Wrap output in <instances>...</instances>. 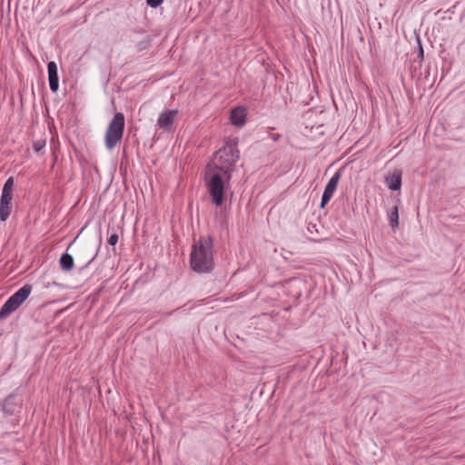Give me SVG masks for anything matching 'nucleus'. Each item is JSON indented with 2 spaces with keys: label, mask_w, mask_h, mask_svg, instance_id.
<instances>
[{
  "label": "nucleus",
  "mask_w": 465,
  "mask_h": 465,
  "mask_svg": "<svg viewBox=\"0 0 465 465\" xmlns=\"http://www.w3.org/2000/svg\"><path fill=\"white\" fill-rule=\"evenodd\" d=\"M237 145V140H229L223 147L215 153L209 178L206 177V186L209 194L216 206H222L224 203L225 189L232 179L235 163L240 158Z\"/></svg>",
  "instance_id": "obj_1"
},
{
  "label": "nucleus",
  "mask_w": 465,
  "mask_h": 465,
  "mask_svg": "<svg viewBox=\"0 0 465 465\" xmlns=\"http://www.w3.org/2000/svg\"><path fill=\"white\" fill-rule=\"evenodd\" d=\"M213 241L211 236H201L192 246L190 265L193 272L210 273L215 267Z\"/></svg>",
  "instance_id": "obj_2"
},
{
  "label": "nucleus",
  "mask_w": 465,
  "mask_h": 465,
  "mask_svg": "<svg viewBox=\"0 0 465 465\" xmlns=\"http://www.w3.org/2000/svg\"><path fill=\"white\" fill-rule=\"evenodd\" d=\"M124 131V115L116 113L109 123L104 135L105 146L108 150L114 149L122 140Z\"/></svg>",
  "instance_id": "obj_3"
},
{
  "label": "nucleus",
  "mask_w": 465,
  "mask_h": 465,
  "mask_svg": "<svg viewBox=\"0 0 465 465\" xmlns=\"http://www.w3.org/2000/svg\"><path fill=\"white\" fill-rule=\"evenodd\" d=\"M32 292V286L25 284L11 295L0 309V320L8 317L12 312L18 309L22 303L28 298Z\"/></svg>",
  "instance_id": "obj_4"
},
{
  "label": "nucleus",
  "mask_w": 465,
  "mask_h": 465,
  "mask_svg": "<svg viewBox=\"0 0 465 465\" xmlns=\"http://www.w3.org/2000/svg\"><path fill=\"white\" fill-rule=\"evenodd\" d=\"M14 177H9L3 187L0 198V221L5 222L12 212V199L14 191Z\"/></svg>",
  "instance_id": "obj_5"
},
{
  "label": "nucleus",
  "mask_w": 465,
  "mask_h": 465,
  "mask_svg": "<svg viewBox=\"0 0 465 465\" xmlns=\"http://www.w3.org/2000/svg\"><path fill=\"white\" fill-rule=\"evenodd\" d=\"M341 178L340 172H337L334 173V175L329 180L328 183L325 186V189L323 191L322 201H321V208H324L325 205L330 202L331 199L334 192L337 189V185L339 183V180Z\"/></svg>",
  "instance_id": "obj_6"
},
{
  "label": "nucleus",
  "mask_w": 465,
  "mask_h": 465,
  "mask_svg": "<svg viewBox=\"0 0 465 465\" xmlns=\"http://www.w3.org/2000/svg\"><path fill=\"white\" fill-rule=\"evenodd\" d=\"M177 114V110H166L163 112L158 117L157 124L161 129H163L164 131H170Z\"/></svg>",
  "instance_id": "obj_7"
},
{
  "label": "nucleus",
  "mask_w": 465,
  "mask_h": 465,
  "mask_svg": "<svg viewBox=\"0 0 465 465\" xmlns=\"http://www.w3.org/2000/svg\"><path fill=\"white\" fill-rule=\"evenodd\" d=\"M47 72L50 90L56 93L59 88V77L55 62L51 61L47 64Z\"/></svg>",
  "instance_id": "obj_8"
},
{
  "label": "nucleus",
  "mask_w": 465,
  "mask_h": 465,
  "mask_svg": "<svg viewBox=\"0 0 465 465\" xmlns=\"http://www.w3.org/2000/svg\"><path fill=\"white\" fill-rule=\"evenodd\" d=\"M20 409V404L15 395L8 396L3 403V411L7 415H13Z\"/></svg>",
  "instance_id": "obj_9"
},
{
  "label": "nucleus",
  "mask_w": 465,
  "mask_h": 465,
  "mask_svg": "<svg viewBox=\"0 0 465 465\" xmlns=\"http://www.w3.org/2000/svg\"><path fill=\"white\" fill-rule=\"evenodd\" d=\"M386 184L391 191H398L401 186V172L396 171L391 175L386 177Z\"/></svg>",
  "instance_id": "obj_10"
},
{
  "label": "nucleus",
  "mask_w": 465,
  "mask_h": 465,
  "mask_svg": "<svg viewBox=\"0 0 465 465\" xmlns=\"http://www.w3.org/2000/svg\"><path fill=\"white\" fill-rule=\"evenodd\" d=\"M230 119L233 125L242 126L245 123L244 109L235 108L232 110Z\"/></svg>",
  "instance_id": "obj_11"
},
{
  "label": "nucleus",
  "mask_w": 465,
  "mask_h": 465,
  "mask_svg": "<svg viewBox=\"0 0 465 465\" xmlns=\"http://www.w3.org/2000/svg\"><path fill=\"white\" fill-rule=\"evenodd\" d=\"M60 267L64 272H69L74 267V258L71 254L64 252L59 260Z\"/></svg>",
  "instance_id": "obj_12"
},
{
  "label": "nucleus",
  "mask_w": 465,
  "mask_h": 465,
  "mask_svg": "<svg viewBox=\"0 0 465 465\" xmlns=\"http://www.w3.org/2000/svg\"><path fill=\"white\" fill-rule=\"evenodd\" d=\"M390 225L392 229L399 226V210L398 206H394L389 213Z\"/></svg>",
  "instance_id": "obj_13"
},
{
  "label": "nucleus",
  "mask_w": 465,
  "mask_h": 465,
  "mask_svg": "<svg viewBox=\"0 0 465 465\" xmlns=\"http://www.w3.org/2000/svg\"><path fill=\"white\" fill-rule=\"evenodd\" d=\"M150 45H151V39H150V37H146L145 39H143V40L140 41L139 43H137V45L135 46L136 47V51L137 52H143V51L148 49Z\"/></svg>",
  "instance_id": "obj_14"
},
{
  "label": "nucleus",
  "mask_w": 465,
  "mask_h": 465,
  "mask_svg": "<svg viewBox=\"0 0 465 465\" xmlns=\"http://www.w3.org/2000/svg\"><path fill=\"white\" fill-rule=\"evenodd\" d=\"M45 146V140L39 139L33 143V148L35 152L39 153Z\"/></svg>",
  "instance_id": "obj_15"
},
{
  "label": "nucleus",
  "mask_w": 465,
  "mask_h": 465,
  "mask_svg": "<svg viewBox=\"0 0 465 465\" xmlns=\"http://www.w3.org/2000/svg\"><path fill=\"white\" fill-rule=\"evenodd\" d=\"M163 0H146L147 5L152 8H156L162 5Z\"/></svg>",
  "instance_id": "obj_16"
},
{
  "label": "nucleus",
  "mask_w": 465,
  "mask_h": 465,
  "mask_svg": "<svg viewBox=\"0 0 465 465\" xmlns=\"http://www.w3.org/2000/svg\"><path fill=\"white\" fill-rule=\"evenodd\" d=\"M118 239H119V236L116 232H114L110 235L109 239H108V243L111 245V246H114L117 242H118Z\"/></svg>",
  "instance_id": "obj_17"
},
{
  "label": "nucleus",
  "mask_w": 465,
  "mask_h": 465,
  "mask_svg": "<svg viewBox=\"0 0 465 465\" xmlns=\"http://www.w3.org/2000/svg\"><path fill=\"white\" fill-rule=\"evenodd\" d=\"M419 57H420L421 60L423 59V49H422L421 45H420Z\"/></svg>",
  "instance_id": "obj_18"
},
{
  "label": "nucleus",
  "mask_w": 465,
  "mask_h": 465,
  "mask_svg": "<svg viewBox=\"0 0 465 465\" xmlns=\"http://www.w3.org/2000/svg\"><path fill=\"white\" fill-rule=\"evenodd\" d=\"M95 258V255H94L87 262L86 264L84 265V267H87Z\"/></svg>",
  "instance_id": "obj_19"
}]
</instances>
